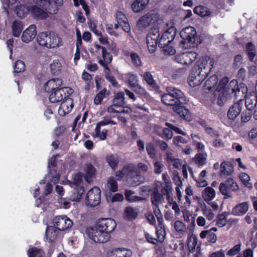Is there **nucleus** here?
I'll return each mask as SVG.
<instances>
[{
	"label": "nucleus",
	"instance_id": "nucleus-39",
	"mask_svg": "<svg viewBox=\"0 0 257 257\" xmlns=\"http://www.w3.org/2000/svg\"><path fill=\"white\" fill-rule=\"evenodd\" d=\"M141 76L150 86L154 88L157 87V85L156 82L150 72L148 71L145 72L143 74L141 75Z\"/></svg>",
	"mask_w": 257,
	"mask_h": 257
},
{
	"label": "nucleus",
	"instance_id": "nucleus-5",
	"mask_svg": "<svg viewBox=\"0 0 257 257\" xmlns=\"http://www.w3.org/2000/svg\"><path fill=\"white\" fill-rule=\"evenodd\" d=\"M86 233L91 240L97 243L106 242L110 238V234L101 230L96 225L94 227L87 228Z\"/></svg>",
	"mask_w": 257,
	"mask_h": 257
},
{
	"label": "nucleus",
	"instance_id": "nucleus-31",
	"mask_svg": "<svg viewBox=\"0 0 257 257\" xmlns=\"http://www.w3.org/2000/svg\"><path fill=\"white\" fill-rule=\"evenodd\" d=\"M149 0H136L132 4V9L135 13H139L148 5Z\"/></svg>",
	"mask_w": 257,
	"mask_h": 257
},
{
	"label": "nucleus",
	"instance_id": "nucleus-30",
	"mask_svg": "<svg viewBox=\"0 0 257 257\" xmlns=\"http://www.w3.org/2000/svg\"><path fill=\"white\" fill-rule=\"evenodd\" d=\"M59 230L55 226H48L46 230V239L49 241H55L59 234Z\"/></svg>",
	"mask_w": 257,
	"mask_h": 257
},
{
	"label": "nucleus",
	"instance_id": "nucleus-51",
	"mask_svg": "<svg viewBox=\"0 0 257 257\" xmlns=\"http://www.w3.org/2000/svg\"><path fill=\"white\" fill-rule=\"evenodd\" d=\"M126 76L127 79V81L131 87H133L136 85L139 84V78L136 74L128 73L126 74Z\"/></svg>",
	"mask_w": 257,
	"mask_h": 257
},
{
	"label": "nucleus",
	"instance_id": "nucleus-50",
	"mask_svg": "<svg viewBox=\"0 0 257 257\" xmlns=\"http://www.w3.org/2000/svg\"><path fill=\"white\" fill-rule=\"evenodd\" d=\"M194 12L202 17L210 15V12L208 9L202 6L196 7L194 9Z\"/></svg>",
	"mask_w": 257,
	"mask_h": 257
},
{
	"label": "nucleus",
	"instance_id": "nucleus-9",
	"mask_svg": "<svg viewBox=\"0 0 257 257\" xmlns=\"http://www.w3.org/2000/svg\"><path fill=\"white\" fill-rule=\"evenodd\" d=\"M219 88L222 89L228 96L231 93L236 95L238 90L237 82L232 80L228 83V79L226 77L222 78L218 83Z\"/></svg>",
	"mask_w": 257,
	"mask_h": 257
},
{
	"label": "nucleus",
	"instance_id": "nucleus-64",
	"mask_svg": "<svg viewBox=\"0 0 257 257\" xmlns=\"http://www.w3.org/2000/svg\"><path fill=\"white\" fill-rule=\"evenodd\" d=\"M225 183L230 191H236L238 189L237 184L235 181L231 178H228L225 181Z\"/></svg>",
	"mask_w": 257,
	"mask_h": 257
},
{
	"label": "nucleus",
	"instance_id": "nucleus-28",
	"mask_svg": "<svg viewBox=\"0 0 257 257\" xmlns=\"http://www.w3.org/2000/svg\"><path fill=\"white\" fill-rule=\"evenodd\" d=\"M241 105L237 103H234L228 109L227 116L229 119L234 120L240 114Z\"/></svg>",
	"mask_w": 257,
	"mask_h": 257
},
{
	"label": "nucleus",
	"instance_id": "nucleus-12",
	"mask_svg": "<svg viewBox=\"0 0 257 257\" xmlns=\"http://www.w3.org/2000/svg\"><path fill=\"white\" fill-rule=\"evenodd\" d=\"M100 190L97 187H94L87 193L86 203L88 206L94 207L100 202Z\"/></svg>",
	"mask_w": 257,
	"mask_h": 257
},
{
	"label": "nucleus",
	"instance_id": "nucleus-63",
	"mask_svg": "<svg viewBox=\"0 0 257 257\" xmlns=\"http://www.w3.org/2000/svg\"><path fill=\"white\" fill-rule=\"evenodd\" d=\"M241 244L240 242L237 244L235 245L228 250L227 255L229 256H234L237 255L241 250Z\"/></svg>",
	"mask_w": 257,
	"mask_h": 257
},
{
	"label": "nucleus",
	"instance_id": "nucleus-34",
	"mask_svg": "<svg viewBox=\"0 0 257 257\" xmlns=\"http://www.w3.org/2000/svg\"><path fill=\"white\" fill-rule=\"evenodd\" d=\"M14 11L17 16L20 18L24 17L28 12H31L30 7L26 8L25 6L20 4L16 6Z\"/></svg>",
	"mask_w": 257,
	"mask_h": 257
},
{
	"label": "nucleus",
	"instance_id": "nucleus-33",
	"mask_svg": "<svg viewBox=\"0 0 257 257\" xmlns=\"http://www.w3.org/2000/svg\"><path fill=\"white\" fill-rule=\"evenodd\" d=\"M216 196V192L211 187L205 188L202 191V197L206 202L212 200Z\"/></svg>",
	"mask_w": 257,
	"mask_h": 257
},
{
	"label": "nucleus",
	"instance_id": "nucleus-25",
	"mask_svg": "<svg viewBox=\"0 0 257 257\" xmlns=\"http://www.w3.org/2000/svg\"><path fill=\"white\" fill-rule=\"evenodd\" d=\"M30 10V12L32 13L35 19L43 20L48 17V14L46 10L41 9L37 6H31Z\"/></svg>",
	"mask_w": 257,
	"mask_h": 257
},
{
	"label": "nucleus",
	"instance_id": "nucleus-6",
	"mask_svg": "<svg viewBox=\"0 0 257 257\" xmlns=\"http://www.w3.org/2000/svg\"><path fill=\"white\" fill-rule=\"evenodd\" d=\"M160 16L155 11H151L142 16L138 21L137 26L140 28H147L155 24L159 20Z\"/></svg>",
	"mask_w": 257,
	"mask_h": 257
},
{
	"label": "nucleus",
	"instance_id": "nucleus-15",
	"mask_svg": "<svg viewBox=\"0 0 257 257\" xmlns=\"http://www.w3.org/2000/svg\"><path fill=\"white\" fill-rule=\"evenodd\" d=\"M213 59L205 57L199 61L195 66L197 67L202 73H205V75L207 76L213 67Z\"/></svg>",
	"mask_w": 257,
	"mask_h": 257
},
{
	"label": "nucleus",
	"instance_id": "nucleus-18",
	"mask_svg": "<svg viewBox=\"0 0 257 257\" xmlns=\"http://www.w3.org/2000/svg\"><path fill=\"white\" fill-rule=\"evenodd\" d=\"M49 172L47 175V177L50 181L54 183H56L59 180L60 174V171L58 170V167L56 165L55 157L51 158L49 165Z\"/></svg>",
	"mask_w": 257,
	"mask_h": 257
},
{
	"label": "nucleus",
	"instance_id": "nucleus-43",
	"mask_svg": "<svg viewBox=\"0 0 257 257\" xmlns=\"http://www.w3.org/2000/svg\"><path fill=\"white\" fill-rule=\"evenodd\" d=\"M113 103L115 106H121L125 104L124 94L123 92L117 93L114 99H113Z\"/></svg>",
	"mask_w": 257,
	"mask_h": 257
},
{
	"label": "nucleus",
	"instance_id": "nucleus-26",
	"mask_svg": "<svg viewBox=\"0 0 257 257\" xmlns=\"http://www.w3.org/2000/svg\"><path fill=\"white\" fill-rule=\"evenodd\" d=\"M108 255L109 257H131L132 252L129 249L116 248L110 251Z\"/></svg>",
	"mask_w": 257,
	"mask_h": 257
},
{
	"label": "nucleus",
	"instance_id": "nucleus-56",
	"mask_svg": "<svg viewBox=\"0 0 257 257\" xmlns=\"http://www.w3.org/2000/svg\"><path fill=\"white\" fill-rule=\"evenodd\" d=\"M107 131L105 129L101 130V127L96 126L95 129V137L100 140H104L106 138Z\"/></svg>",
	"mask_w": 257,
	"mask_h": 257
},
{
	"label": "nucleus",
	"instance_id": "nucleus-45",
	"mask_svg": "<svg viewBox=\"0 0 257 257\" xmlns=\"http://www.w3.org/2000/svg\"><path fill=\"white\" fill-rule=\"evenodd\" d=\"M13 34L15 37H18L22 30V25L20 21H15L12 26Z\"/></svg>",
	"mask_w": 257,
	"mask_h": 257
},
{
	"label": "nucleus",
	"instance_id": "nucleus-35",
	"mask_svg": "<svg viewBox=\"0 0 257 257\" xmlns=\"http://www.w3.org/2000/svg\"><path fill=\"white\" fill-rule=\"evenodd\" d=\"M51 73L54 75L59 74L62 69L61 63L58 60H54L50 65Z\"/></svg>",
	"mask_w": 257,
	"mask_h": 257
},
{
	"label": "nucleus",
	"instance_id": "nucleus-22",
	"mask_svg": "<svg viewBox=\"0 0 257 257\" xmlns=\"http://www.w3.org/2000/svg\"><path fill=\"white\" fill-rule=\"evenodd\" d=\"M248 209V202H241L237 204L232 209L231 214L234 216H242L247 212Z\"/></svg>",
	"mask_w": 257,
	"mask_h": 257
},
{
	"label": "nucleus",
	"instance_id": "nucleus-55",
	"mask_svg": "<svg viewBox=\"0 0 257 257\" xmlns=\"http://www.w3.org/2000/svg\"><path fill=\"white\" fill-rule=\"evenodd\" d=\"M157 132L159 136L163 139L170 140L173 137V134L172 131L168 128H164L162 133L159 132L158 130H157Z\"/></svg>",
	"mask_w": 257,
	"mask_h": 257
},
{
	"label": "nucleus",
	"instance_id": "nucleus-44",
	"mask_svg": "<svg viewBox=\"0 0 257 257\" xmlns=\"http://www.w3.org/2000/svg\"><path fill=\"white\" fill-rule=\"evenodd\" d=\"M134 192L130 190H126L125 195L126 199L131 202L141 201L144 198L139 196L133 195Z\"/></svg>",
	"mask_w": 257,
	"mask_h": 257
},
{
	"label": "nucleus",
	"instance_id": "nucleus-42",
	"mask_svg": "<svg viewBox=\"0 0 257 257\" xmlns=\"http://www.w3.org/2000/svg\"><path fill=\"white\" fill-rule=\"evenodd\" d=\"M201 211L202 214L209 221L213 220L215 217V214L213 212L212 210L210 208L207 207L205 204L201 207Z\"/></svg>",
	"mask_w": 257,
	"mask_h": 257
},
{
	"label": "nucleus",
	"instance_id": "nucleus-3",
	"mask_svg": "<svg viewBox=\"0 0 257 257\" xmlns=\"http://www.w3.org/2000/svg\"><path fill=\"white\" fill-rule=\"evenodd\" d=\"M37 42L43 47L48 48H54L61 45L60 37L54 33L42 32L39 34Z\"/></svg>",
	"mask_w": 257,
	"mask_h": 257
},
{
	"label": "nucleus",
	"instance_id": "nucleus-36",
	"mask_svg": "<svg viewBox=\"0 0 257 257\" xmlns=\"http://www.w3.org/2000/svg\"><path fill=\"white\" fill-rule=\"evenodd\" d=\"M245 106L248 110H252L257 104V98L254 95L246 96L245 99Z\"/></svg>",
	"mask_w": 257,
	"mask_h": 257
},
{
	"label": "nucleus",
	"instance_id": "nucleus-60",
	"mask_svg": "<svg viewBox=\"0 0 257 257\" xmlns=\"http://www.w3.org/2000/svg\"><path fill=\"white\" fill-rule=\"evenodd\" d=\"M107 90L105 88L101 90L95 97L94 99V103L98 105L101 103L102 99L105 97Z\"/></svg>",
	"mask_w": 257,
	"mask_h": 257
},
{
	"label": "nucleus",
	"instance_id": "nucleus-52",
	"mask_svg": "<svg viewBox=\"0 0 257 257\" xmlns=\"http://www.w3.org/2000/svg\"><path fill=\"white\" fill-rule=\"evenodd\" d=\"M29 257H44V253L41 249L32 248L28 251Z\"/></svg>",
	"mask_w": 257,
	"mask_h": 257
},
{
	"label": "nucleus",
	"instance_id": "nucleus-62",
	"mask_svg": "<svg viewBox=\"0 0 257 257\" xmlns=\"http://www.w3.org/2000/svg\"><path fill=\"white\" fill-rule=\"evenodd\" d=\"M130 57L134 65L136 67H140L142 65V62L139 55L136 53H131Z\"/></svg>",
	"mask_w": 257,
	"mask_h": 257
},
{
	"label": "nucleus",
	"instance_id": "nucleus-40",
	"mask_svg": "<svg viewBox=\"0 0 257 257\" xmlns=\"http://www.w3.org/2000/svg\"><path fill=\"white\" fill-rule=\"evenodd\" d=\"M188 246L189 248L193 249L197 245V238L193 233V231H189L187 238Z\"/></svg>",
	"mask_w": 257,
	"mask_h": 257
},
{
	"label": "nucleus",
	"instance_id": "nucleus-8",
	"mask_svg": "<svg viewBox=\"0 0 257 257\" xmlns=\"http://www.w3.org/2000/svg\"><path fill=\"white\" fill-rule=\"evenodd\" d=\"M160 33L157 28H152L147 37V44L148 50L150 53H153L156 50L157 44L159 45Z\"/></svg>",
	"mask_w": 257,
	"mask_h": 257
},
{
	"label": "nucleus",
	"instance_id": "nucleus-61",
	"mask_svg": "<svg viewBox=\"0 0 257 257\" xmlns=\"http://www.w3.org/2000/svg\"><path fill=\"white\" fill-rule=\"evenodd\" d=\"M82 79L85 81L86 83L85 89L89 90L91 84V75L87 72L84 71L82 74Z\"/></svg>",
	"mask_w": 257,
	"mask_h": 257
},
{
	"label": "nucleus",
	"instance_id": "nucleus-27",
	"mask_svg": "<svg viewBox=\"0 0 257 257\" xmlns=\"http://www.w3.org/2000/svg\"><path fill=\"white\" fill-rule=\"evenodd\" d=\"M117 189L118 184L115 178L113 177L108 178L104 185V190L105 193L115 192L117 191Z\"/></svg>",
	"mask_w": 257,
	"mask_h": 257
},
{
	"label": "nucleus",
	"instance_id": "nucleus-53",
	"mask_svg": "<svg viewBox=\"0 0 257 257\" xmlns=\"http://www.w3.org/2000/svg\"><path fill=\"white\" fill-rule=\"evenodd\" d=\"M174 227L176 231L180 233H184L186 231L185 224L180 220H177L174 222Z\"/></svg>",
	"mask_w": 257,
	"mask_h": 257
},
{
	"label": "nucleus",
	"instance_id": "nucleus-19",
	"mask_svg": "<svg viewBox=\"0 0 257 257\" xmlns=\"http://www.w3.org/2000/svg\"><path fill=\"white\" fill-rule=\"evenodd\" d=\"M116 225L115 221L111 218H102L99 220L96 225L99 229L109 234L113 231Z\"/></svg>",
	"mask_w": 257,
	"mask_h": 257
},
{
	"label": "nucleus",
	"instance_id": "nucleus-4",
	"mask_svg": "<svg viewBox=\"0 0 257 257\" xmlns=\"http://www.w3.org/2000/svg\"><path fill=\"white\" fill-rule=\"evenodd\" d=\"M180 36L184 43H187V47H194L199 43L196 31L192 27H187L180 32Z\"/></svg>",
	"mask_w": 257,
	"mask_h": 257
},
{
	"label": "nucleus",
	"instance_id": "nucleus-47",
	"mask_svg": "<svg viewBox=\"0 0 257 257\" xmlns=\"http://www.w3.org/2000/svg\"><path fill=\"white\" fill-rule=\"evenodd\" d=\"M106 161L112 169H114L118 163V158L116 155H108L106 157Z\"/></svg>",
	"mask_w": 257,
	"mask_h": 257
},
{
	"label": "nucleus",
	"instance_id": "nucleus-13",
	"mask_svg": "<svg viewBox=\"0 0 257 257\" xmlns=\"http://www.w3.org/2000/svg\"><path fill=\"white\" fill-rule=\"evenodd\" d=\"M197 54L195 52L189 51L183 53L175 56V61L184 65L191 64L197 58Z\"/></svg>",
	"mask_w": 257,
	"mask_h": 257
},
{
	"label": "nucleus",
	"instance_id": "nucleus-11",
	"mask_svg": "<svg viewBox=\"0 0 257 257\" xmlns=\"http://www.w3.org/2000/svg\"><path fill=\"white\" fill-rule=\"evenodd\" d=\"M72 93V89L68 87H62L52 91L49 96V100L52 103H57Z\"/></svg>",
	"mask_w": 257,
	"mask_h": 257
},
{
	"label": "nucleus",
	"instance_id": "nucleus-7",
	"mask_svg": "<svg viewBox=\"0 0 257 257\" xmlns=\"http://www.w3.org/2000/svg\"><path fill=\"white\" fill-rule=\"evenodd\" d=\"M160 33L157 28H152L147 37V44L148 50L150 53H153L156 50L157 44L159 45Z\"/></svg>",
	"mask_w": 257,
	"mask_h": 257
},
{
	"label": "nucleus",
	"instance_id": "nucleus-38",
	"mask_svg": "<svg viewBox=\"0 0 257 257\" xmlns=\"http://www.w3.org/2000/svg\"><path fill=\"white\" fill-rule=\"evenodd\" d=\"M218 78L217 76L215 75H213L210 76L206 81V85L208 89L209 90L216 89L218 86L217 84Z\"/></svg>",
	"mask_w": 257,
	"mask_h": 257
},
{
	"label": "nucleus",
	"instance_id": "nucleus-1",
	"mask_svg": "<svg viewBox=\"0 0 257 257\" xmlns=\"http://www.w3.org/2000/svg\"><path fill=\"white\" fill-rule=\"evenodd\" d=\"M167 91V93L163 94L161 97V100L165 104L174 106L178 104L187 103V100L180 90L173 87H168Z\"/></svg>",
	"mask_w": 257,
	"mask_h": 257
},
{
	"label": "nucleus",
	"instance_id": "nucleus-21",
	"mask_svg": "<svg viewBox=\"0 0 257 257\" xmlns=\"http://www.w3.org/2000/svg\"><path fill=\"white\" fill-rule=\"evenodd\" d=\"M115 19L118 24L122 27L123 30L127 33L130 32L131 27L128 24L127 19L122 12H117L115 14Z\"/></svg>",
	"mask_w": 257,
	"mask_h": 257
},
{
	"label": "nucleus",
	"instance_id": "nucleus-48",
	"mask_svg": "<svg viewBox=\"0 0 257 257\" xmlns=\"http://www.w3.org/2000/svg\"><path fill=\"white\" fill-rule=\"evenodd\" d=\"M207 154H197L194 157L195 164L199 166H202L206 162Z\"/></svg>",
	"mask_w": 257,
	"mask_h": 257
},
{
	"label": "nucleus",
	"instance_id": "nucleus-24",
	"mask_svg": "<svg viewBox=\"0 0 257 257\" xmlns=\"http://www.w3.org/2000/svg\"><path fill=\"white\" fill-rule=\"evenodd\" d=\"M73 107V101L70 98H67L63 101L58 109L60 115L64 116L69 113Z\"/></svg>",
	"mask_w": 257,
	"mask_h": 257
},
{
	"label": "nucleus",
	"instance_id": "nucleus-14",
	"mask_svg": "<svg viewBox=\"0 0 257 257\" xmlns=\"http://www.w3.org/2000/svg\"><path fill=\"white\" fill-rule=\"evenodd\" d=\"M54 226L59 230H63L71 227L72 221L65 215L57 216L53 220Z\"/></svg>",
	"mask_w": 257,
	"mask_h": 257
},
{
	"label": "nucleus",
	"instance_id": "nucleus-29",
	"mask_svg": "<svg viewBox=\"0 0 257 257\" xmlns=\"http://www.w3.org/2000/svg\"><path fill=\"white\" fill-rule=\"evenodd\" d=\"M215 95L216 97L217 103L219 106L223 105L228 98V95L222 89L220 90L218 86L215 90Z\"/></svg>",
	"mask_w": 257,
	"mask_h": 257
},
{
	"label": "nucleus",
	"instance_id": "nucleus-58",
	"mask_svg": "<svg viewBox=\"0 0 257 257\" xmlns=\"http://www.w3.org/2000/svg\"><path fill=\"white\" fill-rule=\"evenodd\" d=\"M227 222L226 216L224 213L219 214L217 215L216 224L218 226L222 227L226 225Z\"/></svg>",
	"mask_w": 257,
	"mask_h": 257
},
{
	"label": "nucleus",
	"instance_id": "nucleus-46",
	"mask_svg": "<svg viewBox=\"0 0 257 257\" xmlns=\"http://www.w3.org/2000/svg\"><path fill=\"white\" fill-rule=\"evenodd\" d=\"M95 170L94 167L90 164L87 166L85 179L86 182H90L95 175Z\"/></svg>",
	"mask_w": 257,
	"mask_h": 257
},
{
	"label": "nucleus",
	"instance_id": "nucleus-20",
	"mask_svg": "<svg viewBox=\"0 0 257 257\" xmlns=\"http://www.w3.org/2000/svg\"><path fill=\"white\" fill-rule=\"evenodd\" d=\"M36 35V26L32 25L23 32L21 39L23 42L28 43L32 41L35 38Z\"/></svg>",
	"mask_w": 257,
	"mask_h": 257
},
{
	"label": "nucleus",
	"instance_id": "nucleus-41",
	"mask_svg": "<svg viewBox=\"0 0 257 257\" xmlns=\"http://www.w3.org/2000/svg\"><path fill=\"white\" fill-rule=\"evenodd\" d=\"M206 175V170H203L200 172L198 179H196L198 187H204L207 185L208 183L205 179Z\"/></svg>",
	"mask_w": 257,
	"mask_h": 257
},
{
	"label": "nucleus",
	"instance_id": "nucleus-59",
	"mask_svg": "<svg viewBox=\"0 0 257 257\" xmlns=\"http://www.w3.org/2000/svg\"><path fill=\"white\" fill-rule=\"evenodd\" d=\"M146 150L149 157L152 159H155L156 157V150L155 146L152 143L147 145Z\"/></svg>",
	"mask_w": 257,
	"mask_h": 257
},
{
	"label": "nucleus",
	"instance_id": "nucleus-2",
	"mask_svg": "<svg viewBox=\"0 0 257 257\" xmlns=\"http://www.w3.org/2000/svg\"><path fill=\"white\" fill-rule=\"evenodd\" d=\"M115 175L118 179L126 178L127 180H132V183L135 186L140 185L144 181L143 178L138 172L136 167L132 164L124 166L121 170L117 171Z\"/></svg>",
	"mask_w": 257,
	"mask_h": 257
},
{
	"label": "nucleus",
	"instance_id": "nucleus-17",
	"mask_svg": "<svg viewBox=\"0 0 257 257\" xmlns=\"http://www.w3.org/2000/svg\"><path fill=\"white\" fill-rule=\"evenodd\" d=\"M151 202L154 205V211L157 216L159 219L162 217L159 207L162 205L164 202V198L163 196L158 192H154L151 195Z\"/></svg>",
	"mask_w": 257,
	"mask_h": 257
},
{
	"label": "nucleus",
	"instance_id": "nucleus-23",
	"mask_svg": "<svg viewBox=\"0 0 257 257\" xmlns=\"http://www.w3.org/2000/svg\"><path fill=\"white\" fill-rule=\"evenodd\" d=\"M62 85V80L60 78L52 79L48 81L44 85L46 91L50 92L59 88H61Z\"/></svg>",
	"mask_w": 257,
	"mask_h": 257
},
{
	"label": "nucleus",
	"instance_id": "nucleus-10",
	"mask_svg": "<svg viewBox=\"0 0 257 257\" xmlns=\"http://www.w3.org/2000/svg\"><path fill=\"white\" fill-rule=\"evenodd\" d=\"M206 76L195 66L191 70L188 77V83L191 87L200 85L205 79Z\"/></svg>",
	"mask_w": 257,
	"mask_h": 257
},
{
	"label": "nucleus",
	"instance_id": "nucleus-32",
	"mask_svg": "<svg viewBox=\"0 0 257 257\" xmlns=\"http://www.w3.org/2000/svg\"><path fill=\"white\" fill-rule=\"evenodd\" d=\"M182 104H178V105L173 106V109L184 119L189 120L190 119L189 111L183 106L182 105Z\"/></svg>",
	"mask_w": 257,
	"mask_h": 257
},
{
	"label": "nucleus",
	"instance_id": "nucleus-16",
	"mask_svg": "<svg viewBox=\"0 0 257 257\" xmlns=\"http://www.w3.org/2000/svg\"><path fill=\"white\" fill-rule=\"evenodd\" d=\"M176 34V29L174 27L169 28L162 35L159 41V46L164 47L169 45L174 39Z\"/></svg>",
	"mask_w": 257,
	"mask_h": 257
},
{
	"label": "nucleus",
	"instance_id": "nucleus-57",
	"mask_svg": "<svg viewBox=\"0 0 257 257\" xmlns=\"http://www.w3.org/2000/svg\"><path fill=\"white\" fill-rule=\"evenodd\" d=\"M239 177L241 181L243 184L248 188L252 187V184L250 182V177L245 173H241L239 174Z\"/></svg>",
	"mask_w": 257,
	"mask_h": 257
},
{
	"label": "nucleus",
	"instance_id": "nucleus-54",
	"mask_svg": "<svg viewBox=\"0 0 257 257\" xmlns=\"http://www.w3.org/2000/svg\"><path fill=\"white\" fill-rule=\"evenodd\" d=\"M84 192V187H78L71 196L72 200L74 201H79L82 198V195Z\"/></svg>",
	"mask_w": 257,
	"mask_h": 257
},
{
	"label": "nucleus",
	"instance_id": "nucleus-49",
	"mask_svg": "<svg viewBox=\"0 0 257 257\" xmlns=\"http://www.w3.org/2000/svg\"><path fill=\"white\" fill-rule=\"evenodd\" d=\"M125 213L128 219L132 220L137 217L138 212L137 209L129 206L126 207Z\"/></svg>",
	"mask_w": 257,
	"mask_h": 257
},
{
	"label": "nucleus",
	"instance_id": "nucleus-37",
	"mask_svg": "<svg viewBox=\"0 0 257 257\" xmlns=\"http://www.w3.org/2000/svg\"><path fill=\"white\" fill-rule=\"evenodd\" d=\"M233 167L229 163L223 162L220 165L221 174L224 176H227L233 172Z\"/></svg>",
	"mask_w": 257,
	"mask_h": 257
}]
</instances>
